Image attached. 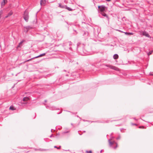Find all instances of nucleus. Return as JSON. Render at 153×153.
I'll use <instances>...</instances> for the list:
<instances>
[{
    "label": "nucleus",
    "instance_id": "c9c22d12",
    "mask_svg": "<svg viewBox=\"0 0 153 153\" xmlns=\"http://www.w3.org/2000/svg\"><path fill=\"white\" fill-rule=\"evenodd\" d=\"M133 33H129V35H133Z\"/></svg>",
    "mask_w": 153,
    "mask_h": 153
},
{
    "label": "nucleus",
    "instance_id": "79ce46f5",
    "mask_svg": "<svg viewBox=\"0 0 153 153\" xmlns=\"http://www.w3.org/2000/svg\"><path fill=\"white\" fill-rule=\"evenodd\" d=\"M35 149V151H38V150H38V149Z\"/></svg>",
    "mask_w": 153,
    "mask_h": 153
},
{
    "label": "nucleus",
    "instance_id": "8fccbe9b",
    "mask_svg": "<svg viewBox=\"0 0 153 153\" xmlns=\"http://www.w3.org/2000/svg\"><path fill=\"white\" fill-rule=\"evenodd\" d=\"M52 130H53V129H51V132H52Z\"/></svg>",
    "mask_w": 153,
    "mask_h": 153
},
{
    "label": "nucleus",
    "instance_id": "f704fd0d",
    "mask_svg": "<svg viewBox=\"0 0 153 153\" xmlns=\"http://www.w3.org/2000/svg\"><path fill=\"white\" fill-rule=\"evenodd\" d=\"M114 138V137H112V136H111V139H110V140H112V139H113Z\"/></svg>",
    "mask_w": 153,
    "mask_h": 153
},
{
    "label": "nucleus",
    "instance_id": "7c9ffc66",
    "mask_svg": "<svg viewBox=\"0 0 153 153\" xmlns=\"http://www.w3.org/2000/svg\"><path fill=\"white\" fill-rule=\"evenodd\" d=\"M109 122V120H106L104 122H102V123H108ZM101 123H102V122H101Z\"/></svg>",
    "mask_w": 153,
    "mask_h": 153
},
{
    "label": "nucleus",
    "instance_id": "1a4fd4ad",
    "mask_svg": "<svg viewBox=\"0 0 153 153\" xmlns=\"http://www.w3.org/2000/svg\"><path fill=\"white\" fill-rule=\"evenodd\" d=\"M82 34L85 38H87L88 36L89 33L87 31H82Z\"/></svg>",
    "mask_w": 153,
    "mask_h": 153
},
{
    "label": "nucleus",
    "instance_id": "aec40b11",
    "mask_svg": "<svg viewBox=\"0 0 153 153\" xmlns=\"http://www.w3.org/2000/svg\"><path fill=\"white\" fill-rule=\"evenodd\" d=\"M25 41L24 40H22V41H21L19 44V45L17 46V47H20V46Z\"/></svg>",
    "mask_w": 153,
    "mask_h": 153
},
{
    "label": "nucleus",
    "instance_id": "a19ab883",
    "mask_svg": "<svg viewBox=\"0 0 153 153\" xmlns=\"http://www.w3.org/2000/svg\"><path fill=\"white\" fill-rule=\"evenodd\" d=\"M53 137V134H52L51 136H50V137Z\"/></svg>",
    "mask_w": 153,
    "mask_h": 153
},
{
    "label": "nucleus",
    "instance_id": "5701e85b",
    "mask_svg": "<svg viewBox=\"0 0 153 153\" xmlns=\"http://www.w3.org/2000/svg\"><path fill=\"white\" fill-rule=\"evenodd\" d=\"M61 147V146H60L59 147H57L56 146H54V148H56L57 149H60Z\"/></svg>",
    "mask_w": 153,
    "mask_h": 153
},
{
    "label": "nucleus",
    "instance_id": "37998d69",
    "mask_svg": "<svg viewBox=\"0 0 153 153\" xmlns=\"http://www.w3.org/2000/svg\"><path fill=\"white\" fill-rule=\"evenodd\" d=\"M133 119L136 120H137L135 118H133Z\"/></svg>",
    "mask_w": 153,
    "mask_h": 153
},
{
    "label": "nucleus",
    "instance_id": "39448f33",
    "mask_svg": "<svg viewBox=\"0 0 153 153\" xmlns=\"http://www.w3.org/2000/svg\"><path fill=\"white\" fill-rule=\"evenodd\" d=\"M98 8L99 9L100 11L101 12H104L106 9V7L103 5L101 6H98Z\"/></svg>",
    "mask_w": 153,
    "mask_h": 153
},
{
    "label": "nucleus",
    "instance_id": "2eb2a0df",
    "mask_svg": "<svg viewBox=\"0 0 153 153\" xmlns=\"http://www.w3.org/2000/svg\"><path fill=\"white\" fill-rule=\"evenodd\" d=\"M113 57L114 59H116L118 58L119 56L118 54H115L114 55Z\"/></svg>",
    "mask_w": 153,
    "mask_h": 153
},
{
    "label": "nucleus",
    "instance_id": "20e7f679",
    "mask_svg": "<svg viewBox=\"0 0 153 153\" xmlns=\"http://www.w3.org/2000/svg\"><path fill=\"white\" fill-rule=\"evenodd\" d=\"M105 66L107 67H108L111 69L114 70L116 71H120L119 69L117 67L115 66H113L112 65H111L109 64L105 65Z\"/></svg>",
    "mask_w": 153,
    "mask_h": 153
},
{
    "label": "nucleus",
    "instance_id": "393cba45",
    "mask_svg": "<svg viewBox=\"0 0 153 153\" xmlns=\"http://www.w3.org/2000/svg\"><path fill=\"white\" fill-rule=\"evenodd\" d=\"M121 136L120 135H119V136L116 138V139L117 140H118L119 139H120L121 138Z\"/></svg>",
    "mask_w": 153,
    "mask_h": 153
},
{
    "label": "nucleus",
    "instance_id": "9d476101",
    "mask_svg": "<svg viewBox=\"0 0 153 153\" xmlns=\"http://www.w3.org/2000/svg\"><path fill=\"white\" fill-rule=\"evenodd\" d=\"M141 33L142 35L143 36H146L148 37H150V36L149 35V34L146 31H142Z\"/></svg>",
    "mask_w": 153,
    "mask_h": 153
},
{
    "label": "nucleus",
    "instance_id": "864d4df0",
    "mask_svg": "<svg viewBox=\"0 0 153 153\" xmlns=\"http://www.w3.org/2000/svg\"><path fill=\"white\" fill-rule=\"evenodd\" d=\"M71 125H73V124L72 123H71Z\"/></svg>",
    "mask_w": 153,
    "mask_h": 153
},
{
    "label": "nucleus",
    "instance_id": "f8f14e48",
    "mask_svg": "<svg viewBox=\"0 0 153 153\" xmlns=\"http://www.w3.org/2000/svg\"><path fill=\"white\" fill-rule=\"evenodd\" d=\"M46 1L45 0H41L40 1V4L41 6L45 5Z\"/></svg>",
    "mask_w": 153,
    "mask_h": 153
},
{
    "label": "nucleus",
    "instance_id": "bb28decb",
    "mask_svg": "<svg viewBox=\"0 0 153 153\" xmlns=\"http://www.w3.org/2000/svg\"><path fill=\"white\" fill-rule=\"evenodd\" d=\"M3 11L2 10H1L0 11V16L1 17V15L3 14Z\"/></svg>",
    "mask_w": 153,
    "mask_h": 153
},
{
    "label": "nucleus",
    "instance_id": "09e8293b",
    "mask_svg": "<svg viewBox=\"0 0 153 153\" xmlns=\"http://www.w3.org/2000/svg\"><path fill=\"white\" fill-rule=\"evenodd\" d=\"M94 122H98V121H94Z\"/></svg>",
    "mask_w": 153,
    "mask_h": 153
},
{
    "label": "nucleus",
    "instance_id": "4468645a",
    "mask_svg": "<svg viewBox=\"0 0 153 153\" xmlns=\"http://www.w3.org/2000/svg\"><path fill=\"white\" fill-rule=\"evenodd\" d=\"M5 1H6V2H7V0H3V1L1 3V5L2 7L6 3V2H5Z\"/></svg>",
    "mask_w": 153,
    "mask_h": 153
},
{
    "label": "nucleus",
    "instance_id": "ddd939ff",
    "mask_svg": "<svg viewBox=\"0 0 153 153\" xmlns=\"http://www.w3.org/2000/svg\"><path fill=\"white\" fill-rule=\"evenodd\" d=\"M66 5H63L61 4H59V7L62 8H65Z\"/></svg>",
    "mask_w": 153,
    "mask_h": 153
},
{
    "label": "nucleus",
    "instance_id": "6ab92c4d",
    "mask_svg": "<svg viewBox=\"0 0 153 153\" xmlns=\"http://www.w3.org/2000/svg\"><path fill=\"white\" fill-rule=\"evenodd\" d=\"M39 151H49L50 150L49 149H38Z\"/></svg>",
    "mask_w": 153,
    "mask_h": 153
},
{
    "label": "nucleus",
    "instance_id": "b1692460",
    "mask_svg": "<svg viewBox=\"0 0 153 153\" xmlns=\"http://www.w3.org/2000/svg\"><path fill=\"white\" fill-rule=\"evenodd\" d=\"M153 51H150L148 53V56H149L152 54V53Z\"/></svg>",
    "mask_w": 153,
    "mask_h": 153
},
{
    "label": "nucleus",
    "instance_id": "473e14b6",
    "mask_svg": "<svg viewBox=\"0 0 153 153\" xmlns=\"http://www.w3.org/2000/svg\"><path fill=\"white\" fill-rule=\"evenodd\" d=\"M111 120V121H110V122H112L114 121H117V120Z\"/></svg>",
    "mask_w": 153,
    "mask_h": 153
},
{
    "label": "nucleus",
    "instance_id": "5fc2aeb1",
    "mask_svg": "<svg viewBox=\"0 0 153 153\" xmlns=\"http://www.w3.org/2000/svg\"><path fill=\"white\" fill-rule=\"evenodd\" d=\"M68 76V74H66V76Z\"/></svg>",
    "mask_w": 153,
    "mask_h": 153
},
{
    "label": "nucleus",
    "instance_id": "ea45409f",
    "mask_svg": "<svg viewBox=\"0 0 153 153\" xmlns=\"http://www.w3.org/2000/svg\"><path fill=\"white\" fill-rule=\"evenodd\" d=\"M8 17H9V16L7 15V16H6L5 17V18H7Z\"/></svg>",
    "mask_w": 153,
    "mask_h": 153
},
{
    "label": "nucleus",
    "instance_id": "de8ad7c7",
    "mask_svg": "<svg viewBox=\"0 0 153 153\" xmlns=\"http://www.w3.org/2000/svg\"><path fill=\"white\" fill-rule=\"evenodd\" d=\"M47 101V100H45V102H46Z\"/></svg>",
    "mask_w": 153,
    "mask_h": 153
},
{
    "label": "nucleus",
    "instance_id": "c85d7f7f",
    "mask_svg": "<svg viewBox=\"0 0 153 153\" xmlns=\"http://www.w3.org/2000/svg\"><path fill=\"white\" fill-rule=\"evenodd\" d=\"M69 132V131H64L62 132V134H65V133H68Z\"/></svg>",
    "mask_w": 153,
    "mask_h": 153
},
{
    "label": "nucleus",
    "instance_id": "412c9836",
    "mask_svg": "<svg viewBox=\"0 0 153 153\" xmlns=\"http://www.w3.org/2000/svg\"><path fill=\"white\" fill-rule=\"evenodd\" d=\"M65 9H67L69 11H72L73 10L69 7H68L66 6Z\"/></svg>",
    "mask_w": 153,
    "mask_h": 153
},
{
    "label": "nucleus",
    "instance_id": "a211bd4d",
    "mask_svg": "<svg viewBox=\"0 0 153 153\" xmlns=\"http://www.w3.org/2000/svg\"><path fill=\"white\" fill-rule=\"evenodd\" d=\"M9 109L10 110H11L13 111L16 110V108H15V107L12 105L10 106Z\"/></svg>",
    "mask_w": 153,
    "mask_h": 153
},
{
    "label": "nucleus",
    "instance_id": "3c124183",
    "mask_svg": "<svg viewBox=\"0 0 153 153\" xmlns=\"http://www.w3.org/2000/svg\"><path fill=\"white\" fill-rule=\"evenodd\" d=\"M102 150H101L100 152V153H102Z\"/></svg>",
    "mask_w": 153,
    "mask_h": 153
},
{
    "label": "nucleus",
    "instance_id": "a878e982",
    "mask_svg": "<svg viewBox=\"0 0 153 153\" xmlns=\"http://www.w3.org/2000/svg\"><path fill=\"white\" fill-rule=\"evenodd\" d=\"M86 152L87 153H92V151L91 150L86 151Z\"/></svg>",
    "mask_w": 153,
    "mask_h": 153
},
{
    "label": "nucleus",
    "instance_id": "e433bc0d",
    "mask_svg": "<svg viewBox=\"0 0 153 153\" xmlns=\"http://www.w3.org/2000/svg\"><path fill=\"white\" fill-rule=\"evenodd\" d=\"M59 134H59V133H57V135H56V136L57 137H58V136H59Z\"/></svg>",
    "mask_w": 153,
    "mask_h": 153
},
{
    "label": "nucleus",
    "instance_id": "58836bf2",
    "mask_svg": "<svg viewBox=\"0 0 153 153\" xmlns=\"http://www.w3.org/2000/svg\"><path fill=\"white\" fill-rule=\"evenodd\" d=\"M16 92V90L15 91H13V92L14 93H15Z\"/></svg>",
    "mask_w": 153,
    "mask_h": 153
},
{
    "label": "nucleus",
    "instance_id": "2f4dec72",
    "mask_svg": "<svg viewBox=\"0 0 153 153\" xmlns=\"http://www.w3.org/2000/svg\"><path fill=\"white\" fill-rule=\"evenodd\" d=\"M150 74L151 75L153 76V72H150Z\"/></svg>",
    "mask_w": 153,
    "mask_h": 153
},
{
    "label": "nucleus",
    "instance_id": "6e6d98bb",
    "mask_svg": "<svg viewBox=\"0 0 153 153\" xmlns=\"http://www.w3.org/2000/svg\"><path fill=\"white\" fill-rule=\"evenodd\" d=\"M63 71H66L65 70H63Z\"/></svg>",
    "mask_w": 153,
    "mask_h": 153
},
{
    "label": "nucleus",
    "instance_id": "c756f323",
    "mask_svg": "<svg viewBox=\"0 0 153 153\" xmlns=\"http://www.w3.org/2000/svg\"><path fill=\"white\" fill-rule=\"evenodd\" d=\"M125 33V34L127 35H129V33L128 32H124Z\"/></svg>",
    "mask_w": 153,
    "mask_h": 153
},
{
    "label": "nucleus",
    "instance_id": "4c0bfd02",
    "mask_svg": "<svg viewBox=\"0 0 153 153\" xmlns=\"http://www.w3.org/2000/svg\"><path fill=\"white\" fill-rule=\"evenodd\" d=\"M132 125H137L135 123H132Z\"/></svg>",
    "mask_w": 153,
    "mask_h": 153
},
{
    "label": "nucleus",
    "instance_id": "72a5a7b5",
    "mask_svg": "<svg viewBox=\"0 0 153 153\" xmlns=\"http://www.w3.org/2000/svg\"><path fill=\"white\" fill-rule=\"evenodd\" d=\"M144 127H143V126H140L139 127V128H143Z\"/></svg>",
    "mask_w": 153,
    "mask_h": 153
},
{
    "label": "nucleus",
    "instance_id": "9b49d317",
    "mask_svg": "<svg viewBox=\"0 0 153 153\" xmlns=\"http://www.w3.org/2000/svg\"><path fill=\"white\" fill-rule=\"evenodd\" d=\"M65 45L67 46H69L70 47L72 46H74V45L73 44L72 42H68L65 43Z\"/></svg>",
    "mask_w": 153,
    "mask_h": 153
},
{
    "label": "nucleus",
    "instance_id": "dca6fc26",
    "mask_svg": "<svg viewBox=\"0 0 153 153\" xmlns=\"http://www.w3.org/2000/svg\"><path fill=\"white\" fill-rule=\"evenodd\" d=\"M101 14H102V16H105V17H106L107 18H108V16H107V15L105 13H104V12L101 13Z\"/></svg>",
    "mask_w": 153,
    "mask_h": 153
},
{
    "label": "nucleus",
    "instance_id": "13d9d810",
    "mask_svg": "<svg viewBox=\"0 0 153 153\" xmlns=\"http://www.w3.org/2000/svg\"><path fill=\"white\" fill-rule=\"evenodd\" d=\"M1 17L0 16V18H1Z\"/></svg>",
    "mask_w": 153,
    "mask_h": 153
},
{
    "label": "nucleus",
    "instance_id": "0eeeda50",
    "mask_svg": "<svg viewBox=\"0 0 153 153\" xmlns=\"http://www.w3.org/2000/svg\"><path fill=\"white\" fill-rule=\"evenodd\" d=\"M45 53H43L42 54L39 55L35 57L32 58L30 59H28V60H27V61H26V62H29V61L31 60L32 59H34L37 58H38L39 57H41L42 56H45Z\"/></svg>",
    "mask_w": 153,
    "mask_h": 153
},
{
    "label": "nucleus",
    "instance_id": "a18cd8bd",
    "mask_svg": "<svg viewBox=\"0 0 153 153\" xmlns=\"http://www.w3.org/2000/svg\"><path fill=\"white\" fill-rule=\"evenodd\" d=\"M113 134V133H111V134H110V136H112V135Z\"/></svg>",
    "mask_w": 153,
    "mask_h": 153
},
{
    "label": "nucleus",
    "instance_id": "c03bdc74",
    "mask_svg": "<svg viewBox=\"0 0 153 153\" xmlns=\"http://www.w3.org/2000/svg\"><path fill=\"white\" fill-rule=\"evenodd\" d=\"M106 1H110L111 0H106Z\"/></svg>",
    "mask_w": 153,
    "mask_h": 153
},
{
    "label": "nucleus",
    "instance_id": "4d7b16f0",
    "mask_svg": "<svg viewBox=\"0 0 153 153\" xmlns=\"http://www.w3.org/2000/svg\"><path fill=\"white\" fill-rule=\"evenodd\" d=\"M79 134L80 135H82V134H79Z\"/></svg>",
    "mask_w": 153,
    "mask_h": 153
},
{
    "label": "nucleus",
    "instance_id": "cd10ccee",
    "mask_svg": "<svg viewBox=\"0 0 153 153\" xmlns=\"http://www.w3.org/2000/svg\"><path fill=\"white\" fill-rule=\"evenodd\" d=\"M15 87H16L13 86L12 87V88L11 89V91H13V90H14L15 89Z\"/></svg>",
    "mask_w": 153,
    "mask_h": 153
},
{
    "label": "nucleus",
    "instance_id": "f3484780",
    "mask_svg": "<svg viewBox=\"0 0 153 153\" xmlns=\"http://www.w3.org/2000/svg\"><path fill=\"white\" fill-rule=\"evenodd\" d=\"M25 28L27 30L26 32H27L29 29L31 28V27L30 26H27L25 27Z\"/></svg>",
    "mask_w": 153,
    "mask_h": 153
},
{
    "label": "nucleus",
    "instance_id": "f03ea898",
    "mask_svg": "<svg viewBox=\"0 0 153 153\" xmlns=\"http://www.w3.org/2000/svg\"><path fill=\"white\" fill-rule=\"evenodd\" d=\"M108 142L109 144V146L110 147H112L114 149H116L118 146L117 143L115 141L111 142V140L109 139L108 140Z\"/></svg>",
    "mask_w": 153,
    "mask_h": 153
},
{
    "label": "nucleus",
    "instance_id": "f257e3e1",
    "mask_svg": "<svg viewBox=\"0 0 153 153\" xmlns=\"http://www.w3.org/2000/svg\"><path fill=\"white\" fill-rule=\"evenodd\" d=\"M88 45L86 46L84 44L78 42L77 44V47L74 46L69 47V49L72 51L77 50L81 54L84 55L83 54H87V53L89 52V50L87 48Z\"/></svg>",
    "mask_w": 153,
    "mask_h": 153
},
{
    "label": "nucleus",
    "instance_id": "49530a36",
    "mask_svg": "<svg viewBox=\"0 0 153 153\" xmlns=\"http://www.w3.org/2000/svg\"><path fill=\"white\" fill-rule=\"evenodd\" d=\"M74 31H75L77 33V32H76V30H74Z\"/></svg>",
    "mask_w": 153,
    "mask_h": 153
},
{
    "label": "nucleus",
    "instance_id": "bf43d9fd",
    "mask_svg": "<svg viewBox=\"0 0 153 153\" xmlns=\"http://www.w3.org/2000/svg\"><path fill=\"white\" fill-rule=\"evenodd\" d=\"M1 17L0 16V18H1Z\"/></svg>",
    "mask_w": 153,
    "mask_h": 153
},
{
    "label": "nucleus",
    "instance_id": "7ed1b4c3",
    "mask_svg": "<svg viewBox=\"0 0 153 153\" xmlns=\"http://www.w3.org/2000/svg\"><path fill=\"white\" fill-rule=\"evenodd\" d=\"M23 18L26 22H28L29 18V13L27 10H26L23 14Z\"/></svg>",
    "mask_w": 153,
    "mask_h": 153
},
{
    "label": "nucleus",
    "instance_id": "603ef678",
    "mask_svg": "<svg viewBox=\"0 0 153 153\" xmlns=\"http://www.w3.org/2000/svg\"><path fill=\"white\" fill-rule=\"evenodd\" d=\"M83 131L84 133L85 132H86L85 131Z\"/></svg>",
    "mask_w": 153,
    "mask_h": 153
},
{
    "label": "nucleus",
    "instance_id": "6e6552de",
    "mask_svg": "<svg viewBox=\"0 0 153 153\" xmlns=\"http://www.w3.org/2000/svg\"><path fill=\"white\" fill-rule=\"evenodd\" d=\"M46 107L47 108L51 110H54L57 109L55 107L53 106L47 105L46 106Z\"/></svg>",
    "mask_w": 153,
    "mask_h": 153
},
{
    "label": "nucleus",
    "instance_id": "423d86ee",
    "mask_svg": "<svg viewBox=\"0 0 153 153\" xmlns=\"http://www.w3.org/2000/svg\"><path fill=\"white\" fill-rule=\"evenodd\" d=\"M29 100L30 98L29 97H25L23 98L21 102L24 104H26L27 103V101Z\"/></svg>",
    "mask_w": 153,
    "mask_h": 153
},
{
    "label": "nucleus",
    "instance_id": "4be33fe9",
    "mask_svg": "<svg viewBox=\"0 0 153 153\" xmlns=\"http://www.w3.org/2000/svg\"><path fill=\"white\" fill-rule=\"evenodd\" d=\"M13 13V12L12 11H10L7 14V15L10 16H11L12 15Z\"/></svg>",
    "mask_w": 153,
    "mask_h": 153
}]
</instances>
